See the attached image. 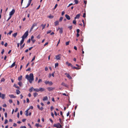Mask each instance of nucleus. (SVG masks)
I'll return each instance as SVG.
<instances>
[{
  "label": "nucleus",
  "instance_id": "nucleus-19",
  "mask_svg": "<svg viewBox=\"0 0 128 128\" xmlns=\"http://www.w3.org/2000/svg\"><path fill=\"white\" fill-rule=\"evenodd\" d=\"M45 89L44 88H40L38 90L39 91H40L41 92H42Z\"/></svg>",
  "mask_w": 128,
  "mask_h": 128
},
{
  "label": "nucleus",
  "instance_id": "nucleus-39",
  "mask_svg": "<svg viewBox=\"0 0 128 128\" xmlns=\"http://www.w3.org/2000/svg\"><path fill=\"white\" fill-rule=\"evenodd\" d=\"M68 28L70 30H71L72 29V26H69L68 27Z\"/></svg>",
  "mask_w": 128,
  "mask_h": 128
},
{
  "label": "nucleus",
  "instance_id": "nucleus-60",
  "mask_svg": "<svg viewBox=\"0 0 128 128\" xmlns=\"http://www.w3.org/2000/svg\"><path fill=\"white\" fill-rule=\"evenodd\" d=\"M49 120H50V121L51 122V123L52 124L53 123V121L52 120V119H51L50 118L49 119Z\"/></svg>",
  "mask_w": 128,
  "mask_h": 128
},
{
  "label": "nucleus",
  "instance_id": "nucleus-2",
  "mask_svg": "<svg viewBox=\"0 0 128 128\" xmlns=\"http://www.w3.org/2000/svg\"><path fill=\"white\" fill-rule=\"evenodd\" d=\"M53 126L56 127L57 128H61L62 127V126L60 124L58 123L54 124L53 125Z\"/></svg>",
  "mask_w": 128,
  "mask_h": 128
},
{
  "label": "nucleus",
  "instance_id": "nucleus-22",
  "mask_svg": "<svg viewBox=\"0 0 128 128\" xmlns=\"http://www.w3.org/2000/svg\"><path fill=\"white\" fill-rule=\"evenodd\" d=\"M59 21L58 20H57L54 22V23L55 24V26H56L57 25H58L59 24Z\"/></svg>",
  "mask_w": 128,
  "mask_h": 128
},
{
  "label": "nucleus",
  "instance_id": "nucleus-32",
  "mask_svg": "<svg viewBox=\"0 0 128 128\" xmlns=\"http://www.w3.org/2000/svg\"><path fill=\"white\" fill-rule=\"evenodd\" d=\"M74 68V69H76V70H78V69H80V68H78V67H75V66H73V67L72 68Z\"/></svg>",
  "mask_w": 128,
  "mask_h": 128
},
{
  "label": "nucleus",
  "instance_id": "nucleus-43",
  "mask_svg": "<svg viewBox=\"0 0 128 128\" xmlns=\"http://www.w3.org/2000/svg\"><path fill=\"white\" fill-rule=\"evenodd\" d=\"M58 63H56L55 64V67L56 68L57 66H58Z\"/></svg>",
  "mask_w": 128,
  "mask_h": 128
},
{
  "label": "nucleus",
  "instance_id": "nucleus-50",
  "mask_svg": "<svg viewBox=\"0 0 128 128\" xmlns=\"http://www.w3.org/2000/svg\"><path fill=\"white\" fill-rule=\"evenodd\" d=\"M54 109V107L52 106H51L50 107V110L51 111H52Z\"/></svg>",
  "mask_w": 128,
  "mask_h": 128
},
{
  "label": "nucleus",
  "instance_id": "nucleus-30",
  "mask_svg": "<svg viewBox=\"0 0 128 128\" xmlns=\"http://www.w3.org/2000/svg\"><path fill=\"white\" fill-rule=\"evenodd\" d=\"M38 94L36 92H35L34 93V97H36L38 95Z\"/></svg>",
  "mask_w": 128,
  "mask_h": 128
},
{
  "label": "nucleus",
  "instance_id": "nucleus-23",
  "mask_svg": "<svg viewBox=\"0 0 128 128\" xmlns=\"http://www.w3.org/2000/svg\"><path fill=\"white\" fill-rule=\"evenodd\" d=\"M9 96L11 98H15L16 97L15 96H14L13 94H11L9 95Z\"/></svg>",
  "mask_w": 128,
  "mask_h": 128
},
{
  "label": "nucleus",
  "instance_id": "nucleus-25",
  "mask_svg": "<svg viewBox=\"0 0 128 128\" xmlns=\"http://www.w3.org/2000/svg\"><path fill=\"white\" fill-rule=\"evenodd\" d=\"M16 93L17 94H20V92L18 90H16Z\"/></svg>",
  "mask_w": 128,
  "mask_h": 128
},
{
  "label": "nucleus",
  "instance_id": "nucleus-46",
  "mask_svg": "<svg viewBox=\"0 0 128 128\" xmlns=\"http://www.w3.org/2000/svg\"><path fill=\"white\" fill-rule=\"evenodd\" d=\"M52 31L51 30H50L47 32V34H48L51 32Z\"/></svg>",
  "mask_w": 128,
  "mask_h": 128
},
{
  "label": "nucleus",
  "instance_id": "nucleus-36",
  "mask_svg": "<svg viewBox=\"0 0 128 128\" xmlns=\"http://www.w3.org/2000/svg\"><path fill=\"white\" fill-rule=\"evenodd\" d=\"M74 2L76 4H77L78 2V0H74Z\"/></svg>",
  "mask_w": 128,
  "mask_h": 128
},
{
  "label": "nucleus",
  "instance_id": "nucleus-4",
  "mask_svg": "<svg viewBox=\"0 0 128 128\" xmlns=\"http://www.w3.org/2000/svg\"><path fill=\"white\" fill-rule=\"evenodd\" d=\"M44 83L46 84H48L50 85H52L53 84V83L52 82H50L49 81H44Z\"/></svg>",
  "mask_w": 128,
  "mask_h": 128
},
{
  "label": "nucleus",
  "instance_id": "nucleus-6",
  "mask_svg": "<svg viewBox=\"0 0 128 128\" xmlns=\"http://www.w3.org/2000/svg\"><path fill=\"white\" fill-rule=\"evenodd\" d=\"M15 10L14 9H12V11L10 12L9 13V15L12 16L13 15L15 12Z\"/></svg>",
  "mask_w": 128,
  "mask_h": 128
},
{
  "label": "nucleus",
  "instance_id": "nucleus-12",
  "mask_svg": "<svg viewBox=\"0 0 128 128\" xmlns=\"http://www.w3.org/2000/svg\"><path fill=\"white\" fill-rule=\"evenodd\" d=\"M66 64L68 66H70L72 68L73 67V65L71 63H69L68 62H66Z\"/></svg>",
  "mask_w": 128,
  "mask_h": 128
},
{
  "label": "nucleus",
  "instance_id": "nucleus-21",
  "mask_svg": "<svg viewBox=\"0 0 128 128\" xmlns=\"http://www.w3.org/2000/svg\"><path fill=\"white\" fill-rule=\"evenodd\" d=\"M22 38V39L20 42V45H21L24 42V38Z\"/></svg>",
  "mask_w": 128,
  "mask_h": 128
},
{
  "label": "nucleus",
  "instance_id": "nucleus-56",
  "mask_svg": "<svg viewBox=\"0 0 128 128\" xmlns=\"http://www.w3.org/2000/svg\"><path fill=\"white\" fill-rule=\"evenodd\" d=\"M30 68H28L26 70V71H30Z\"/></svg>",
  "mask_w": 128,
  "mask_h": 128
},
{
  "label": "nucleus",
  "instance_id": "nucleus-9",
  "mask_svg": "<svg viewBox=\"0 0 128 128\" xmlns=\"http://www.w3.org/2000/svg\"><path fill=\"white\" fill-rule=\"evenodd\" d=\"M61 85L64 86L65 87L68 88L69 87L68 85L64 82H62L61 84Z\"/></svg>",
  "mask_w": 128,
  "mask_h": 128
},
{
  "label": "nucleus",
  "instance_id": "nucleus-49",
  "mask_svg": "<svg viewBox=\"0 0 128 128\" xmlns=\"http://www.w3.org/2000/svg\"><path fill=\"white\" fill-rule=\"evenodd\" d=\"M42 80L41 79H39L38 81V83H39L40 82H42Z\"/></svg>",
  "mask_w": 128,
  "mask_h": 128
},
{
  "label": "nucleus",
  "instance_id": "nucleus-7",
  "mask_svg": "<svg viewBox=\"0 0 128 128\" xmlns=\"http://www.w3.org/2000/svg\"><path fill=\"white\" fill-rule=\"evenodd\" d=\"M47 89L49 91H51L54 89V88L51 87H48L47 88Z\"/></svg>",
  "mask_w": 128,
  "mask_h": 128
},
{
  "label": "nucleus",
  "instance_id": "nucleus-40",
  "mask_svg": "<svg viewBox=\"0 0 128 128\" xmlns=\"http://www.w3.org/2000/svg\"><path fill=\"white\" fill-rule=\"evenodd\" d=\"M62 19H63V17H60V19H59V21L60 22H61V21H62Z\"/></svg>",
  "mask_w": 128,
  "mask_h": 128
},
{
  "label": "nucleus",
  "instance_id": "nucleus-29",
  "mask_svg": "<svg viewBox=\"0 0 128 128\" xmlns=\"http://www.w3.org/2000/svg\"><path fill=\"white\" fill-rule=\"evenodd\" d=\"M46 26V24H42L41 25V26H42V30L44 29L45 28Z\"/></svg>",
  "mask_w": 128,
  "mask_h": 128
},
{
  "label": "nucleus",
  "instance_id": "nucleus-37",
  "mask_svg": "<svg viewBox=\"0 0 128 128\" xmlns=\"http://www.w3.org/2000/svg\"><path fill=\"white\" fill-rule=\"evenodd\" d=\"M73 23L74 24H76V20H74L73 21Z\"/></svg>",
  "mask_w": 128,
  "mask_h": 128
},
{
  "label": "nucleus",
  "instance_id": "nucleus-3",
  "mask_svg": "<svg viewBox=\"0 0 128 128\" xmlns=\"http://www.w3.org/2000/svg\"><path fill=\"white\" fill-rule=\"evenodd\" d=\"M28 35V31L27 30L24 34V35L22 37V38L24 39L26 38Z\"/></svg>",
  "mask_w": 128,
  "mask_h": 128
},
{
  "label": "nucleus",
  "instance_id": "nucleus-35",
  "mask_svg": "<svg viewBox=\"0 0 128 128\" xmlns=\"http://www.w3.org/2000/svg\"><path fill=\"white\" fill-rule=\"evenodd\" d=\"M48 18H54V16H52L51 15H50V16H48Z\"/></svg>",
  "mask_w": 128,
  "mask_h": 128
},
{
  "label": "nucleus",
  "instance_id": "nucleus-8",
  "mask_svg": "<svg viewBox=\"0 0 128 128\" xmlns=\"http://www.w3.org/2000/svg\"><path fill=\"white\" fill-rule=\"evenodd\" d=\"M5 96V94H2L1 92H0V97L2 98V99L4 98Z\"/></svg>",
  "mask_w": 128,
  "mask_h": 128
},
{
  "label": "nucleus",
  "instance_id": "nucleus-16",
  "mask_svg": "<svg viewBox=\"0 0 128 128\" xmlns=\"http://www.w3.org/2000/svg\"><path fill=\"white\" fill-rule=\"evenodd\" d=\"M34 36H32L31 37V40L32 42L33 43H34L35 41L36 40L34 39Z\"/></svg>",
  "mask_w": 128,
  "mask_h": 128
},
{
  "label": "nucleus",
  "instance_id": "nucleus-48",
  "mask_svg": "<svg viewBox=\"0 0 128 128\" xmlns=\"http://www.w3.org/2000/svg\"><path fill=\"white\" fill-rule=\"evenodd\" d=\"M86 16V13H84V14L83 16V17L84 18H85Z\"/></svg>",
  "mask_w": 128,
  "mask_h": 128
},
{
  "label": "nucleus",
  "instance_id": "nucleus-1",
  "mask_svg": "<svg viewBox=\"0 0 128 128\" xmlns=\"http://www.w3.org/2000/svg\"><path fill=\"white\" fill-rule=\"evenodd\" d=\"M25 78L29 81L30 84L32 83V81L34 80V75L32 73H30L29 76L28 74L26 75Z\"/></svg>",
  "mask_w": 128,
  "mask_h": 128
},
{
  "label": "nucleus",
  "instance_id": "nucleus-11",
  "mask_svg": "<svg viewBox=\"0 0 128 128\" xmlns=\"http://www.w3.org/2000/svg\"><path fill=\"white\" fill-rule=\"evenodd\" d=\"M59 30V32L60 34H62L63 32L62 28H58V30Z\"/></svg>",
  "mask_w": 128,
  "mask_h": 128
},
{
  "label": "nucleus",
  "instance_id": "nucleus-38",
  "mask_svg": "<svg viewBox=\"0 0 128 128\" xmlns=\"http://www.w3.org/2000/svg\"><path fill=\"white\" fill-rule=\"evenodd\" d=\"M59 120L60 122V124H62V123H63V122H62L61 119L60 118Z\"/></svg>",
  "mask_w": 128,
  "mask_h": 128
},
{
  "label": "nucleus",
  "instance_id": "nucleus-61",
  "mask_svg": "<svg viewBox=\"0 0 128 128\" xmlns=\"http://www.w3.org/2000/svg\"><path fill=\"white\" fill-rule=\"evenodd\" d=\"M33 106H30V108H29V109H33Z\"/></svg>",
  "mask_w": 128,
  "mask_h": 128
},
{
  "label": "nucleus",
  "instance_id": "nucleus-63",
  "mask_svg": "<svg viewBox=\"0 0 128 128\" xmlns=\"http://www.w3.org/2000/svg\"><path fill=\"white\" fill-rule=\"evenodd\" d=\"M36 38H38V39H40V35H38L36 37Z\"/></svg>",
  "mask_w": 128,
  "mask_h": 128
},
{
  "label": "nucleus",
  "instance_id": "nucleus-18",
  "mask_svg": "<svg viewBox=\"0 0 128 128\" xmlns=\"http://www.w3.org/2000/svg\"><path fill=\"white\" fill-rule=\"evenodd\" d=\"M65 17L67 19L69 20L70 19V17L68 14H66L65 15Z\"/></svg>",
  "mask_w": 128,
  "mask_h": 128
},
{
  "label": "nucleus",
  "instance_id": "nucleus-33",
  "mask_svg": "<svg viewBox=\"0 0 128 128\" xmlns=\"http://www.w3.org/2000/svg\"><path fill=\"white\" fill-rule=\"evenodd\" d=\"M25 44H24L22 46V45H20V49H22L24 48V46H25Z\"/></svg>",
  "mask_w": 128,
  "mask_h": 128
},
{
  "label": "nucleus",
  "instance_id": "nucleus-5",
  "mask_svg": "<svg viewBox=\"0 0 128 128\" xmlns=\"http://www.w3.org/2000/svg\"><path fill=\"white\" fill-rule=\"evenodd\" d=\"M37 26V24H36L34 23V24H33L31 28L30 32H31L32 31V30L34 27L35 26Z\"/></svg>",
  "mask_w": 128,
  "mask_h": 128
},
{
  "label": "nucleus",
  "instance_id": "nucleus-26",
  "mask_svg": "<svg viewBox=\"0 0 128 128\" xmlns=\"http://www.w3.org/2000/svg\"><path fill=\"white\" fill-rule=\"evenodd\" d=\"M22 76H20L18 78V80L19 81H20L22 80Z\"/></svg>",
  "mask_w": 128,
  "mask_h": 128
},
{
  "label": "nucleus",
  "instance_id": "nucleus-64",
  "mask_svg": "<svg viewBox=\"0 0 128 128\" xmlns=\"http://www.w3.org/2000/svg\"><path fill=\"white\" fill-rule=\"evenodd\" d=\"M65 12L64 11H63L62 12V15L63 16Z\"/></svg>",
  "mask_w": 128,
  "mask_h": 128
},
{
  "label": "nucleus",
  "instance_id": "nucleus-31",
  "mask_svg": "<svg viewBox=\"0 0 128 128\" xmlns=\"http://www.w3.org/2000/svg\"><path fill=\"white\" fill-rule=\"evenodd\" d=\"M33 90H34V88L32 87L29 89V91L30 92H31Z\"/></svg>",
  "mask_w": 128,
  "mask_h": 128
},
{
  "label": "nucleus",
  "instance_id": "nucleus-54",
  "mask_svg": "<svg viewBox=\"0 0 128 128\" xmlns=\"http://www.w3.org/2000/svg\"><path fill=\"white\" fill-rule=\"evenodd\" d=\"M6 118L7 117V114L6 112H5L4 114Z\"/></svg>",
  "mask_w": 128,
  "mask_h": 128
},
{
  "label": "nucleus",
  "instance_id": "nucleus-10",
  "mask_svg": "<svg viewBox=\"0 0 128 128\" xmlns=\"http://www.w3.org/2000/svg\"><path fill=\"white\" fill-rule=\"evenodd\" d=\"M65 74L66 75V76L69 79H72V78L70 75L69 74L66 73Z\"/></svg>",
  "mask_w": 128,
  "mask_h": 128
},
{
  "label": "nucleus",
  "instance_id": "nucleus-13",
  "mask_svg": "<svg viewBox=\"0 0 128 128\" xmlns=\"http://www.w3.org/2000/svg\"><path fill=\"white\" fill-rule=\"evenodd\" d=\"M80 14H77L74 18V20H76V18L78 19L79 18Z\"/></svg>",
  "mask_w": 128,
  "mask_h": 128
},
{
  "label": "nucleus",
  "instance_id": "nucleus-27",
  "mask_svg": "<svg viewBox=\"0 0 128 128\" xmlns=\"http://www.w3.org/2000/svg\"><path fill=\"white\" fill-rule=\"evenodd\" d=\"M17 34V33L16 32V33H14V34H13L12 36L16 38Z\"/></svg>",
  "mask_w": 128,
  "mask_h": 128
},
{
  "label": "nucleus",
  "instance_id": "nucleus-24",
  "mask_svg": "<svg viewBox=\"0 0 128 128\" xmlns=\"http://www.w3.org/2000/svg\"><path fill=\"white\" fill-rule=\"evenodd\" d=\"M56 59L57 60H60V57L59 55H58L56 56Z\"/></svg>",
  "mask_w": 128,
  "mask_h": 128
},
{
  "label": "nucleus",
  "instance_id": "nucleus-44",
  "mask_svg": "<svg viewBox=\"0 0 128 128\" xmlns=\"http://www.w3.org/2000/svg\"><path fill=\"white\" fill-rule=\"evenodd\" d=\"M9 102L10 104H11L12 102V101L11 99L9 100Z\"/></svg>",
  "mask_w": 128,
  "mask_h": 128
},
{
  "label": "nucleus",
  "instance_id": "nucleus-58",
  "mask_svg": "<svg viewBox=\"0 0 128 128\" xmlns=\"http://www.w3.org/2000/svg\"><path fill=\"white\" fill-rule=\"evenodd\" d=\"M70 112L69 111L68 112V113L67 114V116H69L70 115Z\"/></svg>",
  "mask_w": 128,
  "mask_h": 128
},
{
  "label": "nucleus",
  "instance_id": "nucleus-34",
  "mask_svg": "<svg viewBox=\"0 0 128 128\" xmlns=\"http://www.w3.org/2000/svg\"><path fill=\"white\" fill-rule=\"evenodd\" d=\"M34 91L36 92H38L39 91L38 89V88L35 89L34 88Z\"/></svg>",
  "mask_w": 128,
  "mask_h": 128
},
{
  "label": "nucleus",
  "instance_id": "nucleus-55",
  "mask_svg": "<svg viewBox=\"0 0 128 128\" xmlns=\"http://www.w3.org/2000/svg\"><path fill=\"white\" fill-rule=\"evenodd\" d=\"M4 52V49H3L2 50V51L1 52V54H3Z\"/></svg>",
  "mask_w": 128,
  "mask_h": 128
},
{
  "label": "nucleus",
  "instance_id": "nucleus-17",
  "mask_svg": "<svg viewBox=\"0 0 128 128\" xmlns=\"http://www.w3.org/2000/svg\"><path fill=\"white\" fill-rule=\"evenodd\" d=\"M35 126L37 128H38L39 127H42V126L40 124H35Z\"/></svg>",
  "mask_w": 128,
  "mask_h": 128
},
{
  "label": "nucleus",
  "instance_id": "nucleus-53",
  "mask_svg": "<svg viewBox=\"0 0 128 128\" xmlns=\"http://www.w3.org/2000/svg\"><path fill=\"white\" fill-rule=\"evenodd\" d=\"M30 39L29 38L27 41V42L28 43H30Z\"/></svg>",
  "mask_w": 128,
  "mask_h": 128
},
{
  "label": "nucleus",
  "instance_id": "nucleus-59",
  "mask_svg": "<svg viewBox=\"0 0 128 128\" xmlns=\"http://www.w3.org/2000/svg\"><path fill=\"white\" fill-rule=\"evenodd\" d=\"M29 102V100L28 98H26V102H27L28 103Z\"/></svg>",
  "mask_w": 128,
  "mask_h": 128
},
{
  "label": "nucleus",
  "instance_id": "nucleus-45",
  "mask_svg": "<svg viewBox=\"0 0 128 128\" xmlns=\"http://www.w3.org/2000/svg\"><path fill=\"white\" fill-rule=\"evenodd\" d=\"M12 32V31L11 30L7 34L8 35V34H9L10 35L11 34Z\"/></svg>",
  "mask_w": 128,
  "mask_h": 128
},
{
  "label": "nucleus",
  "instance_id": "nucleus-52",
  "mask_svg": "<svg viewBox=\"0 0 128 128\" xmlns=\"http://www.w3.org/2000/svg\"><path fill=\"white\" fill-rule=\"evenodd\" d=\"M80 30L79 29H77L76 30V32H77V33H79L80 32Z\"/></svg>",
  "mask_w": 128,
  "mask_h": 128
},
{
  "label": "nucleus",
  "instance_id": "nucleus-20",
  "mask_svg": "<svg viewBox=\"0 0 128 128\" xmlns=\"http://www.w3.org/2000/svg\"><path fill=\"white\" fill-rule=\"evenodd\" d=\"M29 110V108L28 109L26 110L25 111V115L26 116H28V111Z\"/></svg>",
  "mask_w": 128,
  "mask_h": 128
},
{
  "label": "nucleus",
  "instance_id": "nucleus-57",
  "mask_svg": "<svg viewBox=\"0 0 128 128\" xmlns=\"http://www.w3.org/2000/svg\"><path fill=\"white\" fill-rule=\"evenodd\" d=\"M45 70L46 71H47L48 70V68L47 67H46L45 68Z\"/></svg>",
  "mask_w": 128,
  "mask_h": 128
},
{
  "label": "nucleus",
  "instance_id": "nucleus-14",
  "mask_svg": "<svg viewBox=\"0 0 128 128\" xmlns=\"http://www.w3.org/2000/svg\"><path fill=\"white\" fill-rule=\"evenodd\" d=\"M15 62H14L12 64L11 66H9V67L10 68H11L13 67L14 66H15Z\"/></svg>",
  "mask_w": 128,
  "mask_h": 128
},
{
  "label": "nucleus",
  "instance_id": "nucleus-28",
  "mask_svg": "<svg viewBox=\"0 0 128 128\" xmlns=\"http://www.w3.org/2000/svg\"><path fill=\"white\" fill-rule=\"evenodd\" d=\"M18 84L20 86H22V83L21 82H19L18 83Z\"/></svg>",
  "mask_w": 128,
  "mask_h": 128
},
{
  "label": "nucleus",
  "instance_id": "nucleus-47",
  "mask_svg": "<svg viewBox=\"0 0 128 128\" xmlns=\"http://www.w3.org/2000/svg\"><path fill=\"white\" fill-rule=\"evenodd\" d=\"M58 4H56L54 7V10L55 9H56V7H57V6H58Z\"/></svg>",
  "mask_w": 128,
  "mask_h": 128
},
{
  "label": "nucleus",
  "instance_id": "nucleus-62",
  "mask_svg": "<svg viewBox=\"0 0 128 128\" xmlns=\"http://www.w3.org/2000/svg\"><path fill=\"white\" fill-rule=\"evenodd\" d=\"M28 125L29 126L30 128H32V127H31V125H30V124L29 123H28Z\"/></svg>",
  "mask_w": 128,
  "mask_h": 128
},
{
  "label": "nucleus",
  "instance_id": "nucleus-41",
  "mask_svg": "<svg viewBox=\"0 0 128 128\" xmlns=\"http://www.w3.org/2000/svg\"><path fill=\"white\" fill-rule=\"evenodd\" d=\"M69 41L66 42V46L68 45L69 44Z\"/></svg>",
  "mask_w": 128,
  "mask_h": 128
},
{
  "label": "nucleus",
  "instance_id": "nucleus-51",
  "mask_svg": "<svg viewBox=\"0 0 128 128\" xmlns=\"http://www.w3.org/2000/svg\"><path fill=\"white\" fill-rule=\"evenodd\" d=\"M35 56H34V57H33V58L32 59V60L31 62H32L33 61H34V60L35 59Z\"/></svg>",
  "mask_w": 128,
  "mask_h": 128
},
{
  "label": "nucleus",
  "instance_id": "nucleus-42",
  "mask_svg": "<svg viewBox=\"0 0 128 128\" xmlns=\"http://www.w3.org/2000/svg\"><path fill=\"white\" fill-rule=\"evenodd\" d=\"M8 120L7 119H6L5 120V122H4V124H6L8 122Z\"/></svg>",
  "mask_w": 128,
  "mask_h": 128
},
{
  "label": "nucleus",
  "instance_id": "nucleus-15",
  "mask_svg": "<svg viewBox=\"0 0 128 128\" xmlns=\"http://www.w3.org/2000/svg\"><path fill=\"white\" fill-rule=\"evenodd\" d=\"M48 97L47 96H45L43 97L42 99V100L43 101H44L45 100H48Z\"/></svg>",
  "mask_w": 128,
  "mask_h": 128
}]
</instances>
